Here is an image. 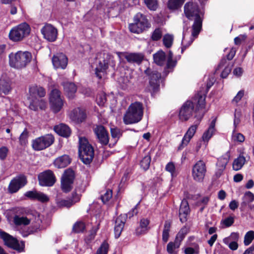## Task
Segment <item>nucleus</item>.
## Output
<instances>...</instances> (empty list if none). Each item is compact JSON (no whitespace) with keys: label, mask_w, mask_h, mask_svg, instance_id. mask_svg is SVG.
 Instances as JSON below:
<instances>
[{"label":"nucleus","mask_w":254,"mask_h":254,"mask_svg":"<svg viewBox=\"0 0 254 254\" xmlns=\"http://www.w3.org/2000/svg\"><path fill=\"white\" fill-rule=\"evenodd\" d=\"M184 13L188 19L194 20L192 26L191 36L196 37L201 29L202 22L198 5L195 2H187L184 5Z\"/></svg>","instance_id":"1"},{"label":"nucleus","mask_w":254,"mask_h":254,"mask_svg":"<svg viewBox=\"0 0 254 254\" xmlns=\"http://www.w3.org/2000/svg\"><path fill=\"white\" fill-rule=\"evenodd\" d=\"M29 96L30 101L29 108L33 111H37L38 108L43 110L46 107V102L43 99L38 98L43 97L46 95L45 89L40 86L32 85L29 88Z\"/></svg>","instance_id":"2"},{"label":"nucleus","mask_w":254,"mask_h":254,"mask_svg":"<svg viewBox=\"0 0 254 254\" xmlns=\"http://www.w3.org/2000/svg\"><path fill=\"white\" fill-rule=\"evenodd\" d=\"M143 105L139 102L130 104L124 117V122L126 125H130L139 122L143 116Z\"/></svg>","instance_id":"3"},{"label":"nucleus","mask_w":254,"mask_h":254,"mask_svg":"<svg viewBox=\"0 0 254 254\" xmlns=\"http://www.w3.org/2000/svg\"><path fill=\"white\" fill-rule=\"evenodd\" d=\"M78 153L80 159L85 164H89L94 156V150L87 139L84 137H79Z\"/></svg>","instance_id":"4"},{"label":"nucleus","mask_w":254,"mask_h":254,"mask_svg":"<svg viewBox=\"0 0 254 254\" xmlns=\"http://www.w3.org/2000/svg\"><path fill=\"white\" fill-rule=\"evenodd\" d=\"M9 64L10 66L20 69L25 67L32 59L31 54L27 51H18L15 54L9 55Z\"/></svg>","instance_id":"5"},{"label":"nucleus","mask_w":254,"mask_h":254,"mask_svg":"<svg viewBox=\"0 0 254 254\" xmlns=\"http://www.w3.org/2000/svg\"><path fill=\"white\" fill-rule=\"evenodd\" d=\"M31 221L35 223L34 227L35 231L40 230L42 220L40 214L36 211H31V212L28 214V217H21L16 215L13 217V222L15 225L17 226L27 225Z\"/></svg>","instance_id":"6"},{"label":"nucleus","mask_w":254,"mask_h":254,"mask_svg":"<svg viewBox=\"0 0 254 254\" xmlns=\"http://www.w3.org/2000/svg\"><path fill=\"white\" fill-rule=\"evenodd\" d=\"M146 16L139 12L133 18V23L129 24V31L133 33L139 34L150 27Z\"/></svg>","instance_id":"7"},{"label":"nucleus","mask_w":254,"mask_h":254,"mask_svg":"<svg viewBox=\"0 0 254 254\" xmlns=\"http://www.w3.org/2000/svg\"><path fill=\"white\" fill-rule=\"evenodd\" d=\"M193 100L196 102V107L194 113L195 116L193 119V124L190 127H198L205 114V96L197 93L194 96Z\"/></svg>","instance_id":"8"},{"label":"nucleus","mask_w":254,"mask_h":254,"mask_svg":"<svg viewBox=\"0 0 254 254\" xmlns=\"http://www.w3.org/2000/svg\"><path fill=\"white\" fill-rule=\"evenodd\" d=\"M30 31L29 25L23 22L12 28L9 33V38L14 42L20 41L29 35Z\"/></svg>","instance_id":"9"},{"label":"nucleus","mask_w":254,"mask_h":254,"mask_svg":"<svg viewBox=\"0 0 254 254\" xmlns=\"http://www.w3.org/2000/svg\"><path fill=\"white\" fill-rule=\"evenodd\" d=\"M55 138L51 134H47L32 140V146L35 151L44 150L53 144Z\"/></svg>","instance_id":"10"},{"label":"nucleus","mask_w":254,"mask_h":254,"mask_svg":"<svg viewBox=\"0 0 254 254\" xmlns=\"http://www.w3.org/2000/svg\"><path fill=\"white\" fill-rule=\"evenodd\" d=\"M0 237L2 239L4 244L8 248L13 249L18 252H22L24 251V244L23 243L19 244L16 239L9 234L0 231Z\"/></svg>","instance_id":"11"},{"label":"nucleus","mask_w":254,"mask_h":254,"mask_svg":"<svg viewBox=\"0 0 254 254\" xmlns=\"http://www.w3.org/2000/svg\"><path fill=\"white\" fill-rule=\"evenodd\" d=\"M61 94L60 91L57 89H53L50 94L49 102L51 108L55 113L60 112L64 105Z\"/></svg>","instance_id":"12"},{"label":"nucleus","mask_w":254,"mask_h":254,"mask_svg":"<svg viewBox=\"0 0 254 254\" xmlns=\"http://www.w3.org/2000/svg\"><path fill=\"white\" fill-rule=\"evenodd\" d=\"M145 73L149 76V90L152 95L156 93L159 89L161 74L157 71H151L149 68L145 70Z\"/></svg>","instance_id":"13"},{"label":"nucleus","mask_w":254,"mask_h":254,"mask_svg":"<svg viewBox=\"0 0 254 254\" xmlns=\"http://www.w3.org/2000/svg\"><path fill=\"white\" fill-rule=\"evenodd\" d=\"M68 116L71 122L75 125H79L86 121L87 114L85 109L77 107L70 111Z\"/></svg>","instance_id":"14"},{"label":"nucleus","mask_w":254,"mask_h":254,"mask_svg":"<svg viewBox=\"0 0 254 254\" xmlns=\"http://www.w3.org/2000/svg\"><path fill=\"white\" fill-rule=\"evenodd\" d=\"M206 172L205 163L202 160L198 161L192 167V177L197 182H202Z\"/></svg>","instance_id":"15"},{"label":"nucleus","mask_w":254,"mask_h":254,"mask_svg":"<svg viewBox=\"0 0 254 254\" xmlns=\"http://www.w3.org/2000/svg\"><path fill=\"white\" fill-rule=\"evenodd\" d=\"M74 177V172L72 169H68L65 170L61 179V186L63 191L67 192L71 190Z\"/></svg>","instance_id":"16"},{"label":"nucleus","mask_w":254,"mask_h":254,"mask_svg":"<svg viewBox=\"0 0 254 254\" xmlns=\"http://www.w3.org/2000/svg\"><path fill=\"white\" fill-rule=\"evenodd\" d=\"M38 178L39 185L43 187H52L56 182V177L53 172L50 170L40 173Z\"/></svg>","instance_id":"17"},{"label":"nucleus","mask_w":254,"mask_h":254,"mask_svg":"<svg viewBox=\"0 0 254 254\" xmlns=\"http://www.w3.org/2000/svg\"><path fill=\"white\" fill-rule=\"evenodd\" d=\"M194 110V104L191 101L188 100L185 102L181 108L179 117L180 121H186L192 116Z\"/></svg>","instance_id":"18"},{"label":"nucleus","mask_w":254,"mask_h":254,"mask_svg":"<svg viewBox=\"0 0 254 254\" xmlns=\"http://www.w3.org/2000/svg\"><path fill=\"white\" fill-rule=\"evenodd\" d=\"M26 183V178L24 175L16 176L10 181L8 187V192L10 193H15Z\"/></svg>","instance_id":"19"},{"label":"nucleus","mask_w":254,"mask_h":254,"mask_svg":"<svg viewBox=\"0 0 254 254\" xmlns=\"http://www.w3.org/2000/svg\"><path fill=\"white\" fill-rule=\"evenodd\" d=\"M43 37L48 41L53 42L57 39L58 30L57 28L50 24H46L41 29Z\"/></svg>","instance_id":"20"},{"label":"nucleus","mask_w":254,"mask_h":254,"mask_svg":"<svg viewBox=\"0 0 254 254\" xmlns=\"http://www.w3.org/2000/svg\"><path fill=\"white\" fill-rule=\"evenodd\" d=\"M94 132L96 135L98 141L102 145L108 144L109 136L105 128H94Z\"/></svg>","instance_id":"21"},{"label":"nucleus","mask_w":254,"mask_h":254,"mask_svg":"<svg viewBox=\"0 0 254 254\" xmlns=\"http://www.w3.org/2000/svg\"><path fill=\"white\" fill-rule=\"evenodd\" d=\"M67 62V58L63 53H58L54 55L52 58L53 64L56 68H65Z\"/></svg>","instance_id":"22"},{"label":"nucleus","mask_w":254,"mask_h":254,"mask_svg":"<svg viewBox=\"0 0 254 254\" xmlns=\"http://www.w3.org/2000/svg\"><path fill=\"white\" fill-rule=\"evenodd\" d=\"M24 195L30 199L38 200L42 203L46 202L49 200L46 194L36 190L28 191L25 192Z\"/></svg>","instance_id":"23"},{"label":"nucleus","mask_w":254,"mask_h":254,"mask_svg":"<svg viewBox=\"0 0 254 254\" xmlns=\"http://www.w3.org/2000/svg\"><path fill=\"white\" fill-rule=\"evenodd\" d=\"M240 210L241 211H245L247 207L252 209L254 206L251 203L254 200V194L251 191H246L242 198Z\"/></svg>","instance_id":"24"},{"label":"nucleus","mask_w":254,"mask_h":254,"mask_svg":"<svg viewBox=\"0 0 254 254\" xmlns=\"http://www.w3.org/2000/svg\"><path fill=\"white\" fill-rule=\"evenodd\" d=\"M190 212V207L188 201L186 199L182 201L179 209V218L182 223L187 221V217Z\"/></svg>","instance_id":"25"},{"label":"nucleus","mask_w":254,"mask_h":254,"mask_svg":"<svg viewBox=\"0 0 254 254\" xmlns=\"http://www.w3.org/2000/svg\"><path fill=\"white\" fill-rule=\"evenodd\" d=\"M173 54L172 52L169 51L168 54L166 65L163 72V76H167L169 72L173 71L174 68L176 66L177 62L176 60H173Z\"/></svg>","instance_id":"26"},{"label":"nucleus","mask_w":254,"mask_h":254,"mask_svg":"<svg viewBox=\"0 0 254 254\" xmlns=\"http://www.w3.org/2000/svg\"><path fill=\"white\" fill-rule=\"evenodd\" d=\"M126 221V218L124 215H120L117 218L114 228L115 235L116 238H118L120 237L124 227Z\"/></svg>","instance_id":"27"},{"label":"nucleus","mask_w":254,"mask_h":254,"mask_svg":"<svg viewBox=\"0 0 254 254\" xmlns=\"http://www.w3.org/2000/svg\"><path fill=\"white\" fill-rule=\"evenodd\" d=\"M144 59V55L139 53H128L126 56L127 62L130 64H140Z\"/></svg>","instance_id":"28"},{"label":"nucleus","mask_w":254,"mask_h":254,"mask_svg":"<svg viewBox=\"0 0 254 254\" xmlns=\"http://www.w3.org/2000/svg\"><path fill=\"white\" fill-rule=\"evenodd\" d=\"M64 91L69 99H72L77 91L76 85L72 82H66L63 83Z\"/></svg>","instance_id":"29"},{"label":"nucleus","mask_w":254,"mask_h":254,"mask_svg":"<svg viewBox=\"0 0 254 254\" xmlns=\"http://www.w3.org/2000/svg\"><path fill=\"white\" fill-rule=\"evenodd\" d=\"M109 67L108 63L107 61L104 60L102 61H100L98 64L95 68V74L99 79H101L102 75H104L106 70Z\"/></svg>","instance_id":"30"},{"label":"nucleus","mask_w":254,"mask_h":254,"mask_svg":"<svg viewBox=\"0 0 254 254\" xmlns=\"http://www.w3.org/2000/svg\"><path fill=\"white\" fill-rule=\"evenodd\" d=\"M71 162V159L67 155H62L56 158L54 161L55 166L58 168L66 167Z\"/></svg>","instance_id":"31"},{"label":"nucleus","mask_w":254,"mask_h":254,"mask_svg":"<svg viewBox=\"0 0 254 254\" xmlns=\"http://www.w3.org/2000/svg\"><path fill=\"white\" fill-rule=\"evenodd\" d=\"M149 221L147 219L142 218L140 221L139 226L136 229L135 233L137 235L146 234L148 231Z\"/></svg>","instance_id":"32"},{"label":"nucleus","mask_w":254,"mask_h":254,"mask_svg":"<svg viewBox=\"0 0 254 254\" xmlns=\"http://www.w3.org/2000/svg\"><path fill=\"white\" fill-rule=\"evenodd\" d=\"M196 128H189L186 133L185 134L180 145L178 147V150H182L185 146H186L190 139L193 136L195 132Z\"/></svg>","instance_id":"33"},{"label":"nucleus","mask_w":254,"mask_h":254,"mask_svg":"<svg viewBox=\"0 0 254 254\" xmlns=\"http://www.w3.org/2000/svg\"><path fill=\"white\" fill-rule=\"evenodd\" d=\"M235 54L236 50L233 48L231 49L229 53L227 55V59H226L225 58H223L221 59L220 63L219 64L215 70V72H216L221 67L225 65V64H227V60H228V61L232 60L234 57L235 56Z\"/></svg>","instance_id":"34"},{"label":"nucleus","mask_w":254,"mask_h":254,"mask_svg":"<svg viewBox=\"0 0 254 254\" xmlns=\"http://www.w3.org/2000/svg\"><path fill=\"white\" fill-rule=\"evenodd\" d=\"M154 62L158 65L162 66L165 64L166 54L163 51H159L153 55Z\"/></svg>","instance_id":"35"},{"label":"nucleus","mask_w":254,"mask_h":254,"mask_svg":"<svg viewBox=\"0 0 254 254\" xmlns=\"http://www.w3.org/2000/svg\"><path fill=\"white\" fill-rule=\"evenodd\" d=\"M11 89L10 85L7 80L4 78H0V95L2 94L7 95Z\"/></svg>","instance_id":"36"},{"label":"nucleus","mask_w":254,"mask_h":254,"mask_svg":"<svg viewBox=\"0 0 254 254\" xmlns=\"http://www.w3.org/2000/svg\"><path fill=\"white\" fill-rule=\"evenodd\" d=\"M246 162V158L243 155H240L239 156L235 159L233 164V169L236 171L240 170Z\"/></svg>","instance_id":"37"},{"label":"nucleus","mask_w":254,"mask_h":254,"mask_svg":"<svg viewBox=\"0 0 254 254\" xmlns=\"http://www.w3.org/2000/svg\"><path fill=\"white\" fill-rule=\"evenodd\" d=\"M185 1V0H169L168 7L170 10H176L182 6Z\"/></svg>","instance_id":"38"},{"label":"nucleus","mask_w":254,"mask_h":254,"mask_svg":"<svg viewBox=\"0 0 254 254\" xmlns=\"http://www.w3.org/2000/svg\"><path fill=\"white\" fill-rule=\"evenodd\" d=\"M170 227L171 222L168 221H165L162 233V240L165 243L168 241Z\"/></svg>","instance_id":"39"},{"label":"nucleus","mask_w":254,"mask_h":254,"mask_svg":"<svg viewBox=\"0 0 254 254\" xmlns=\"http://www.w3.org/2000/svg\"><path fill=\"white\" fill-rule=\"evenodd\" d=\"M214 131L215 128H208V129L203 133L202 136V140L205 146H206L208 141L212 136Z\"/></svg>","instance_id":"40"},{"label":"nucleus","mask_w":254,"mask_h":254,"mask_svg":"<svg viewBox=\"0 0 254 254\" xmlns=\"http://www.w3.org/2000/svg\"><path fill=\"white\" fill-rule=\"evenodd\" d=\"M55 131L60 136L68 137L71 133L70 128H53Z\"/></svg>","instance_id":"41"},{"label":"nucleus","mask_w":254,"mask_h":254,"mask_svg":"<svg viewBox=\"0 0 254 254\" xmlns=\"http://www.w3.org/2000/svg\"><path fill=\"white\" fill-rule=\"evenodd\" d=\"M193 247H187L185 249V254H198L199 253V247L198 244L194 243Z\"/></svg>","instance_id":"42"},{"label":"nucleus","mask_w":254,"mask_h":254,"mask_svg":"<svg viewBox=\"0 0 254 254\" xmlns=\"http://www.w3.org/2000/svg\"><path fill=\"white\" fill-rule=\"evenodd\" d=\"M85 229V224L81 221H77L73 225L72 231L76 233H79L83 232Z\"/></svg>","instance_id":"43"},{"label":"nucleus","mask_w":254,"mask_h":254,"mask_svg":"<svg viewBox=\"0 0 254 254\" xmlns=\"http://www.w3.org/2000/svg\"><path fill=\"white\" fill-rule=\"evenodd\" d=\"M151 162V157L149 155H146L140 161V164L141 167L145 171L148 170L149 168Z\"/></svg>","instance_id":"44"},{"label":"nucleus","mask_w":254,"mask_h":254,"mask_svg":"<svg viewBox=\"0 0 254 254\" xmlns=\"http://www.w3.org/2000/svg\"><path fill=\"white\" fill-rule=\"evenodd\" d=\"M173 39V35L169 34H165L163 38V44L166 48H169L172 45Z\"/></svg>","instance_id":"45"},{"label":"nucleus","mask_w":254,"mask_h":254,"mask_svg":"<svg viewBox=\"0 0 254 254\" xmlns=\"http://www.w3.org/2000/svg\"><path fill=\"white\" fill-rule=\"evenodd\" d=\"M254 239V231H249L246 233L244 237V243L245 246L249 245Z\"/></svg>","instance_id":"46"},{"label":"nucleus","mask_w":254,"mask_h":254,"mask_svg":"<svg viewBox=\"0 0 254 254\" xmlns=\"http://www.w3.org/2000/svg\"><path fill=\"white\" fill-rule=\"evenodd\" d=\"M162 36V32L161 28H156L152 33L151 39L153 41L159 40Z\"/></svg>","instance_id":"47"},{"label":"nucleus","mask_w":254,"mask_h":254,"mask_svg":"<svg viewBox=\"0 0 254 254\" xmlns=\"http://www.w3.org/2000/svg\"><path fill=\"white\" fill-rule=\"evenodd\" d=\"M180 244L177 240L173 242H169L167 246V251L170 254L174 253V251L176 249H178L180 247Z\"/></svg>","instance_id":"48"},{"label":"nucleus","mask_w":254,"mask_h":254,"mask_svg":"<svg viewBox=\"0 0 254 254\" xmlns=\"http://www.w3.org/2000/svg\"><path fill=\"white\" fill-rule=\"evenodd\" d=\"M107 101L106 94L102 92L98 94L96 97V102L98 105L103 106Z\"/></svg>","instance_id":"49"},{"label":"nucleus","mask_w":254,"mask_h":254,"mask_svg":"<svg viewBox=\"0 0 254 254\" xmlns=\"http://www.w3.org/2000/svg\"><path fill=\"white\" fill-rule=\"evenodd\" d=\"M239 239V234L238 233L233 232L230 236L225 238L223 241L224 243H228V241L238 242Z\"/></svg>","instance_id":"50"},{"label":"nucleus","mask_w":254,"mask_h":254,"mask_svg":"<svg viewBox=\"0 0 254 254\" xmlns=\"http://www.w3.org/2000/svg\"><path fill=\"white\" fill-rule=\"evenodd\" d=\"M144 2L151 10H155L158 7L157 0H144Z\"/></svg>","instance_id":"51"},{"label":"nucleus","mask_w":254,"mask_h":254,"mask_svg":"<svg viewBox=\"0 0 254 254\" xmlns=\"http://www.w3.org/2000/svg\"><path fill=\"white\" fill-rule=\"evenodd\" d=\"M109 249V245L106 242H104L100 248L97 250L96 254H107Z\"/></svg>","instance_id":"52"},{"label":"nucleus","mask_w":254,"mask_h":254,"mask_svg":"<svg viewBox=\"0 0 254 254\" xmlns=\"http://www.w3.org/2000/svg\"><path fill=\"white\" fill-rule=\"evenodd\" d=\"M29 133L25 129L19 136V142L21 145H25L27 143Z\"/></svg>","instance_id":"53"},{"label":"nucleus","mask_w":254,"mask_h":254,"mask_svg":"<svg viewBox=\"0 0 254 254\" xmlns=\"http://www.w3.org/2000/svg\"><path fill=\"white\" fill-rule=\"evenodd\" d=\"M112 190L108 189L103 194L101 195V198L104 203H106L112 198Z\"/></svg>","instance_id":"54"},{"label":"nucleus","mask_w":254,"mask_h":254,"mask_svg":"<svg viewBox=\"0 0 254 254\" xmlns=\"http://www.w3.org/2000/svg\"><path fill=\"white\" fill-rule=\"evenodd\" d=\"M73 200L68 199V200H65V199H62L58 202V205L60 207H69L71 205H73Z\"/></svg>","instance_id":"55"},{"label":"nucleus","mask_w":254,"mask_h":254,"mask_svg":"<svg viewBox=\"0 0 254 254\" xmlns=\"http://www.w3.org/2000/svg\"><path fill=\"white\" fill-rule=\"evenodd\" d=\"M234 222V218L232 216H229L221 221V224H223L226 227L231 226Z\"/></svg>","instance_id":"56"},{"label":"nucleus","mask_w":254,"mask_h":254,"mask_svg":"<svg viewBox=\"0 0 254 254\" xmlns=\"http://www.w3.org/2000/svg\"><path fill=\"white\" fill-rule=\"evenodd\" d=\"M232 137L235 141L243 142L245 140V137L242 133L234 132Z\"/></svg>","instance_id":"57"},{"label":"nucleus","mask_w":254,"mask_h":254,"mask_svg":"<svg viewBox=\"0 0 254 254\" xmlns=\"http://www.w3.org/2000/svg\"><path fill=\"white\" fill-rule=\"evenodd\" d=\"M139 203H138L131 210L129 211L126 215H125L126 216V218L128 217L129 218H131L133 217L134 215H136L138 213V207L139 205Z\"/></svg>","instance_id":"58"},{"label":"nucleus","mask_w":254,"mask_h":254,"mask_svg":"<svg viewBox=\"0 0 254 254\" xmlns=\"http://www.w3.org/2000/svg\"><path fill=\"white\" fill-rule=\"evenodd\" d=\"M244 95V91L243 90H241L239 91L235 97L233 98L232 101V103L237 104L239 101L241 100L242 98Z\"/></svg>","instance_id":"59"},{"label":"nucleus","mask_w":254,"mask_h":254,"mask_svg":"<svg viewBox=\"0 0 254 254\" xmlns=\"http://www.w3.org/2000/svg\"><path fill=\"white\" fill-rule=\"evenodd\" d=\"M231 71V67L229 65H227L221 73V77L222 78H226Z\"/></svg>","instance_id":"60"},{"label":"nucleus","mask_w":254,"mask_h":254,"mask_svg":"<svg viewBox=\"0 0 254 254\" xmlns=\"http://www.w3.org/2000/svg\"><path fill=\"white\" fill-rule=\"evenodd\" d=\"M111 133L113 138H119L121 134L119 128H111Z\"/></svg>","instance_id":"61"},{"label":"nucleus","mask_w":254,"mask_h":254,"mask_svg":"<svg viewBox=\"0 0 254 254\" xmlns=\"http://www.w3.org/2000/svg\"><path fill=\"white\" fill-rule=\"evenodd\" d=\"M165 170L173 174L175 171V165L173 162L168 163L165 167Z\"/></svg>","instance_id":"62"},{"label":"nucleus","mask_w":254,"mask_h":254,"mask_svg":"<svg viewBox=\"0 0 254 254\" xmlns=\"http://www.w3.org/2000/svg\"><path fill=\"white\" fill-rule=\"evenodd\" d=\"M224 244L227 245L229 249L232 251H235L238 248V244L237 242L228 241V243Z\"/></svg>","instance_id":"63"},{"label":"nucleus","mask_w":254,"mask_h":254,"mask_svg":"<svg viewBox=\"0 0 254 254\" xmlns=\"http://www.w3.org/2000/svg\"><path fill=\"white\" fill-rule=\"evenodd\" d=\"M247 38L246 35H240L238 37H236L234 39V43L236 45H239L241 44L242 41H244Z\"/></svg>","instance_id":"64"}]
</instances>
